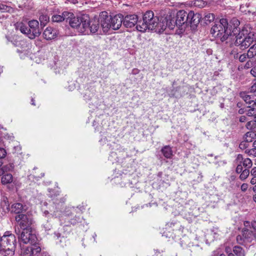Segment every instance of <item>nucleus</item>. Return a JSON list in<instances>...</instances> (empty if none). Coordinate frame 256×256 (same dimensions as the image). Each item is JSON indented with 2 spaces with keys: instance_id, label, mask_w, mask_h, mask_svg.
I'll list each match as a JSON object with an SVG mask.
<instances>
[{
  "instance_id": "obj_34",
  "label": "nucleus",
  "mask_w": 256,
  "mask_h": 256,
  "mask_svg": "<svg viewBox=\"0 0 256 256\" xmlns=\"http://www.w3.org/2000/svg\"><path fill=\"white\" fill-rule=\"evenodd\" d=\"M246 127L248 129H250L252 130H256V120L252 119L249 120V121L246 124Z\"/></svg>"
},
{
  "instance_id": "obj_41",
  "label": "nucleus",
  "mask_w": 256,
  "mask_h": 256,
  "mask_svg": "<svg viewBox=\"0 0 256 256\" xmlns=\"http://www.w3.org/2000/svg\"><path fill=\"white\" fill-rule=\"evenodd\" d=\"M246 152L250 156L254 157L256 156V148H254L250 150H246Z\"/></svg>"
},
{
  "instance_id": "obj_27",
  "label": "nucleus",
  "mask_w": 256,
  "mask_h": 256,
  "mask_svg": "<svg viewBox=\"0 0 256 256\" xmlns=\"http://www.w3.org/2000/svg\"><path fill=\"white\" fill-rule=\"evenodd\" d=\"M1 178V181L2 184H10L12 182V176L11 174H4Z\"/></svg>"
},
{
  "instance_id": "obj_23",
  "label": "nucleus",
  "mask_w": 256,
  "mask_h": 256,
  "mask_svg": "<svg viewBox=\"0 0 256 256\" xmlns=\"http://www.w3.org/2000/svg\"><path fill=\"white\" fill-rule=\"evenodd\" d=\"M246 115L248 118L256 119V110L255 108L252 106L251 108L250 106H248L246 108Z\"/></svg>"
},
{
  "instance_id": "obj_16",
  "label": "nucleus",
  "mask_w": 256,
  "mask_h": 256,
  "mask_svg": "<svg viewBox=\"0 0 256 256\" xmlns=\"http://www.w3.org/2000/svg\"><path fill=\"white\" fill-rule=\"evenodd\" d=\"M166 22L167 18H166L162 17L160 18H158V22L154 24L156 28H154L153 30L159 34L163 32L167 28Z\"/></svg>"
},
{
  "instance_id": "obj_12",
  "label": "nucleus",
  "mask_w": 256,
  "mask_h": 256,
  "mask_svg": "<svg viewBox=\"0 0 256 256\" xmlns=\"http://www.w3.org/2000/svg\"><path fill=\"white\" fill-rule=\"evenodd\" d=\"M98 20L104 32H108L112 28L111 16H108L106 12H102L101 13Z\"/></svg>"
},
{
  "instance_id": "obj_48",
  "label": "nucleus",
  "mask_w": 256,
  "mask_h": 256,
  "mask_svg": "<svg viewBox=\"0 0 256 256\" xmlns=\"http://www.w3.org/2000/svg\"><path fill=\"white\" fill-rule=\"evenodd\" d=\"M250 120V118H248L246 114L244 115V116H242L240 118V122H244L247 120Z\"/></svg>"
},
{
  "instance_id": "obj_17",
  "label": "nucleus",
  "mask_w": 256,
  "mask_h": 256,
  "mask_svg": "<svg viewBox=\"0 0 256 256\" xmlns=\"http://www.w3.org/2000/svg\"><path fill=\"white\" fill-rule=\"evenodd\" d=\"M88 26L86 29V32L84 34H88L89 32L90 33L94 34L98 32L100 28V22L98 20L94 19L92 20L89 18Z\"/></svg>"
},
{
  "instance_id": "obj_42",
  "label": "nucleus",
  "mask_w": 256,
  "mask_h": 256,
  "mask_svg": "<svg viewBox=\"0 0 256 256\" xmlns=\"http://www.w3.org/2000/svg\"><path fill=\"white\" fill-rule=\"evenodd\" d=\"M250 94H253L254 95L256 96V82H254L250 88ZM254 104H256V98Z\"/></svg>"
},
{
  "instance_id": "obj_30",
  "label": "nucleus",
  "mask_w": 256,
  "mask_h": 256,
  "mask_svg": "<svg viewBox=\"0 0 256 256\" xmlns=\"http://www.w3.org/2000/svg\"><path fill=\"white\" fill-rule=\"evenodd\" d=\"M254 43V44L250 48L248 51V58L250 59L256 56V42Z\"/></svg>"
},
{
  "instance_id": "obj_59",
  "label": "nucleus",
  "mask_w": 256,
  "mask_h": 256,
  "mask_svg": "<svg viewBox=\"0 0 256 256\" xmlns=\"http://www.w3.org/2000/svg\"><path fill=\"white\" fill-rule=\"evenodd\" d=\"M96 234H94V235L92 236V237L93 238H94V240L96 241Z\"/></svg>"
},
{
  "instance_id": "obj_25",
  "label": "nucleus",
  "mask_w": 256,
  "mask_h": 256,
  "mask_svg": "<svg viewBox=\"0 0 256 256\" xmlns=\"http://www.w3.org/2000/svg\"><path fill=\"white\" fill-rule=\"evenodd\" d=\"M14 168V165L13 164H8L2 166L0 168V176L4 174H8V172L12 171Z\"/></svg>"
},
{
  "instance_id": "obj_40",
  "label": "nucleus",
  "mask_w": 256,
  "mask_h": 256,
  "mask_svg": "<svg viewBox=\"0 0 256 256\" xmlns=\"http://www.w3.org/2000/svg\"><path fill=\"white\" fill-rule=\"evenodd\" d=\"M251 225L252 227V232L254 238V240L256 241V221H253L251 222Z\"/></svg>"
},
{
  "instance_id": "obj_44",
  "label": "nucleus",
  "mask_w": 256,
  "mask_h": 256,
  "mask_svg": "<svg viewBox=\"0 0 256 256\" xmlns=\"http://www.w3.org/2000/svg\"><path fill=\"white\" fill-rule=\"evenodd\" d=\"M10 7L7 6L6 4H0V10L2 12H8L9 11Z\"/></svg>"
},
{
  "instance_id": "obj_51",
  "label": "nucleus",
  "mask_w": 256,
  "mask_h": 256,
  "mask_svg": "<svg viewBox=\"0 0 256 256\" xmlns=\"http://www.w3.org/2000/svg\"><path fill=\"white\" fill-rule=\"evenodd\" d=\"M250 174L253 176H256V167H254L252 169Z\"/></svg>"
},
{
  "instance_id": "obj_7",
  "label": "nucleus",
  "mask_w": 256,
  "mask_h": 256,
  "mask_svg": "<svg viewBox=\"0 0 256 256\" xmlns=\"http://www.w3.org/2000/svg\"><path fill=\"white\" fill-rule=\"evenodd\" d=\"M235 163L237 165L236 171L240 174L242 172L243 168H250L252 166V162L249 158H244L241 154H238L235 160Z\"/></svg>"
},
{
  "instance_id": "obj_64",
  "label": "nucleus",
  "mask_w": 256,
  "mask_h": 256,
  "mask_svg": "<svg viewBox=\"0 0 256 256\" xmlns=\"http://www.w3.org/2000/svg\"><path fill=\"white\" fill-rule=\"evenodd\" d=\"M228 256H234L233 254L230 253L228 254Z\"/></svg>"
},
{
  "instance_id": "obj_33",
  "label": "nucleus",
  "mask_w": 256,
  "mask_h": 256,
  "mask_svg": "<svg viewBox=\"0 0 256 256\" xmlns=\"http://www.w3.org/2000/svg\"><path fill=\"white\" fill-rule=\"evenodd\" d=\"M233 252L237 256H244V250L242 248L239 246H235L234 248Z\"/></svg>"
},
{
  "instance_id": "obj_36",
  "label": "nucleus",
  "mask_w": 256,
  "mask_h": 256,
  "mask_svg": "<svg viewBox=\"0 0 256 256\" xmlns=\"http://www.w3.org/2000/svg\"><path fill=\"white\" fill-rule=\"evenodd\" d=\"M249 169L250 168H244V170H243V168L242 169V172H241L240 173V178L241 180H244L249 176V174H250Z\"/></svg>"
},
{
  "instance_id": "obj_10",
  "label": "nucleus",
  "mask_w": 256,
  "mask_h": 256,
  "mask_svg": "<svg viewBox=\"0 0 256 256\" xmlns=\"http://www.w3.org/2000/svg\"><path fill=\"white\" fill-rule=\"evenodd\" d=\"M254 240L252 230H249L248 228H243L242 234L238 235L236 236V241L240 244L247 242H252Z\"/></svg>"
},
{
  "instance_id": "obj_55",
  "label": "nucleus",
  "mask_w": 256,
  "mask_h": 256,
  "mask_svg": "<svg viewBox=\"0 0 256 256\" xmlns=\"http://www.w3.org/2000/svg\"><path fill=\"white\" fill-rule=\"evenodd\" d=\"M250 183L252 184H256V176H253L250 180Z\"/></svg>"
},
{
  "instance_id": "obj_18",
  "label": "nucleus",
  "mask_w": 256,
  "mask_h": 256,
  "mask_svg": "<svg viewBox=\"0 0 256 256\" xmlns=\"http://www.w3.org/2000/svg\"><path fill=\"white\" fill-rule=\"evenodd\" d=\"M123 24V15L118 14L111 17V27L114 30H118Z\"/></svg>"
},
{
  "instance_id": "obj_35",
  "label": "nucleus",
  "mask_w": 256,
  "mask_h": 256,
  "mask_svg": "<svg viewBox=\"0 0 256 256\" xmlns=\"http://www.w3.org/2000/svg\"><path fill=\"white\" fill-rule=\"evenodd\" d=\"M215 16L213 14H208L204 18L205 23L206 24H210L214 20Z\"/></svg>"
},
{
  "instance_id": "obj_11",
  "label": "nucleus",
  "mask_w": 256,
  "mask_h": 256,
  "mask_svg": "<svg viewBox=\"0 0 256 256\" xmlns=\"http://www.w3.org/2000/svg\"><path fill=\"white\" fill-rule=\"evenodd\" d=\"M30 32L28 34V38L34 39L38 36L41 34L40 29L39 28L38 21L35 20H30L28 22Z\"/></svg>"
},
{
  "instance_id": "obj_19",
  "label": "nucleus",
  "mask_w": 256,
  "mask_h": 256,
  "mask_svg": "<svg viewBox=\"0 0 256 256\" xmlns=\"http://www.w3.org/2000/svg\"><path fill=\"white\" fill-rule=\"evenodd\" d=\"M240 24V22L236 18H234L231 20L230 24L228 25V28L232 29V34L236 35L240 32V29L238 28Z\"/></svg>"
},
{
  "instance_id": "obj_22",
  "label": "nucleus",
  "mask_w": 256,
  "mask_h": 256,
  "mask_svg": "<svg viewBox=\"0 0 256 256\" xmlns=\"http://www.w3.org/2000/svg\"><path fill=\"white\" fill-rule=\"evenodd\" d=\"M254 96L253 94H249L246 92L240 93V96L246 104H250L252 102H254L252 105V106H254V102H256V98L254 99Z\"/></svg>"
},
{
  "instance_id": "obj_8",
  "label": "nucleus",
  "mask_w": 256,
  "mask_h": 256,
  "mask_svg": "<svg viewBox=\"0 0 256 256\" xmlns=\"http://www.w3.org/2000/svg\"><path fill=\"white\" fill-rule=\"evenodd\" d=\"M15 220L20 227L24 230L29 229L32 224V218L24 214L16 215L15 216Z\"/></svg>"
},
{
  "instance_id": "obj_43",
  "label": "nucleus",
  "mask_w": 256,
  "mask_h": 256,
  "mask_svg": "<svg viewBox=\"0 0 256 256\" xmlns=\"http://www.w3.org/2000/svg\"><path fill=\"white\" fill-rule=\"evenodd\" d=\"M80 216H76L74 218L71 219L70 220V222L71 224L74 225L78 223V222H80Z\"/></svg>"
},
{
  "instance_id": "obj_32",
  "label": "nucleus",
  "mask_w": 256,
  "mask_h": 256,
  "mask_svg": "<svg viewBox=\"0 0 256 256\" xmlns=\"http://www.w3.org/2000/svg\"><path fill=\"white\" fill-rule=\"evenodd\" d=\"M256 136V134L254 132H247L244 135V140L246 142H251Z\"/></svg>"
},
{
  "instance_id": "obj_46",
  "label": "nucleus",
  "mask_w": 256,
  "mask_h": 256,
  "mask_svg": "<svg viewBox=\"0 0 256 256\" xmlns=\"http://www.w3.org/2000/svg\"><path fill=\"white\" fill-rule=\"evenodd\" d=\"M248 142H246L245 140L244 142H242L240 143L239 145V147L240 149H245L247 147H248Z\"/></svg>"
},
{
  "instance_id": "obj_5",
  "label": "nucleus",
  "mask_w": 256,
  "mask_h": 256,
  "mask_svg": "<svg viewBox=\"0 0 256 256\" xmlns=\"http://www.w3.org/2000/svg\"><path fill=\"white\" fill-rule=\"evenodd\" d=\"M158 20V17L154 16L153 12L148 10L144 14L142 20H139L136 28L140 32H144L147 30H153L156 28L154 24L156 23Z\"/></svg>"
},
{
  "instance_id": "obj_50",
  "label": "nucleus",
  "mask_w": 256,
  "mask_h": 256,
  "mask_svg": "<svg viewBox=\"0 0 256 256\" xmlns=\"http://www.w3.org/2000/svg\"><path fill=\"white\" fill-rule=\"evenodd\" d=\"M244 225L245 228H252L251 223L248 221H246L244 222Z\"/></svg>"
},
{
  "instance_id": "obj_45",
  "label": "nucleus",
  "mask_w": 256,
  "mask_h": 256,
  "mask_svg": "<svg viewBox=\"0 0 256 256\" xmlns=\"http://www.w3.org/2000/svg\"><path fill=\"white\" fill-rule=\"evenodd\" d=\"M254 64V62L251 60H249L246 62V64H245L244 68L245 69H248L252 66Z\"/></svg>"
},
{
  "instance_id": "obj_39",
  "label": "nucleus",
  "mask_w": 256,
  "mask_h": 256,
  "mask_svg": "<svg viewBox=\"0 0 256 256\" xmlns=\"http://www.w3.org/2000/svg\"><path fill=\"white\" fill-rule=\"evenodd\" d=\"M32 250L30 247H28L23 250L22 254V256H33Z\"/></svg>"
},
{
  "instance_id": "obj_4",
  "label": "nucleus",
  "mask_w": 256,
  "mask_h": 256,
  "mask_svg": "<svg viewBox=\"0 0 256 256\" xmlns=\"http://www.w3.org/2000/svg\"><path fill=\"white\" fill-rule=\"evenodd\" d=\"M254 42H256V33L248 32V30H242L236 36L234 44L242 50L248 48Z\"/></svg>"
},
{
  "instance_id": "obj_53",
  "label": "nucleus",
  "mask_w": 256,
  "mask_h": 256,
  "mask_svg": "<svg viewBox=\"0 0 256 256\" xmlns=\"http://www.w3.org/2000/svg\"><path fill=\"white\" fill-rule=\"evenodd\" d=\"M84 98L85 100H90V94H88V92H86L84 95Z\"/></svg>"
},
{
  "instance_id": "obj_26",
  "label": "nucleus",
  "mask_w": 256,
  "mask_h": 256,
  "mask_svg": "<svg viewBox=\"0 0 256 256\" xmlns=\"http://www.w3.org/2000/svg\"><path fill=\"white\" fill-rule=\"evenodd\" d=\"M166 18H167V28L173 30L176 26L178 27V22L176 19L174 18H172L170 16H166Z\"/></svg>"
},
{
  "instance_id": "obj_52",
  "label": "nucleus",
  "mask_w": 256,
  "mask_h": 256,
  "mask_svg": "<svg viewBox=\"0 0 256 256\" xmlns=\"http://www.w3.org/2000/svg\"><path fill=\"white\" fill-rule=\"evenodd\" d=\"M246 108H240L239 110H238V113L240 114H246Z\"/></svg>"
},
{
  "instance_id": "obj_24",
  "label": "nucleus",
  "mask_w": 256,
  "mask_h": 256,
  "mask_svg": "<svg viewBox=\"0 0 256 256\" xmlns=\"http://www.w3.org/2000/svg\"><path fill=\"white\" fill-rule=\"evenodd\" d=\"M161 152L166 158H170L172 156V148L169 146H166L161 150Z\"/></svg>"
},
{
  "instance_id": "obj_14",
  "label": "nucleus",
  "mask_w": 256,
  "mask_h": 256,
  "mask_svg": "<svg viewBox=\"0 0 256 256\" xmlns=\"http://www.w3.org/2000/svg\"><path fill=\"white\" fill-rule=\"evenodd\" d=\"M138 16L136 14H127L125 16H123V25L128 28L134 27L138 23Z\"/></svg>"
},
{
  "instance_id": "obj_9",
  "label": "nucleus",
  "mask_w": 256,
  "mask_h": 256,
  "mask_svg": "<svg viewBox=\"0 0 256 256\" xmlns=\"http://www.w3.org/2000/svg\"><path fill=\"white\" fill-rule=\"evenodd\" d=\"M188 15L189 12H188L184 10H180L176 14V20L178 22V28L182 33L185 30L186 28Z\"/></svg>"
},
{
  "instance_id": "obj_1",
  "label": "nucleus",
  "mask_w": 256,
  "mask_h": 256,
  "mask_svg": "<svg viewBox=\"0 0 256 256\" xmlns=\"http://www.w3.org/2000/svg\"><path fill=\"white\" fill-rule=\"evenodd\" d=\"M210 34L213 37L220 39L222 42L226 40L232 35V29L228 28V20L222 18L215 22L211 28Z\"/></svg>"
},
{
  "instance_id": "obj_62",
  "label": "nucleus",
  "mask_w": 256,
  "mask_h": 256,
  "mask_svg": "<svg viewBox=\"0 0 256 256\" xmlns=\"http://www.w3.org/2000/svg\"><path fill=\"white\" fill-rule=\"evenodd\" d=\"M254 200L256 202V194H255L253 197Z\"/></svg>"
},
{
  "instance_id": "obj_49",
  "label": "nucleus",
  "mask_w": 256,
  "mask_h": 256,
  "mask_svg": "<svg viewBox=\"0 0 256 256\" xmlns=\"http://www.w3.org/2000/svg\"><path fill=\"white\" fill-rule=\"evenodd\" d=\"M248 188V184H243L241 186V190L243 192H245Z\"/></svg>"
},
{
  "instance_id": "obj_37",
  "label": "nucleus",
  "mask_w": 256,
  "mask_h": 256,
  "mask_svg": "<svg viewBox=\"0 0 256 256\" xmlns=\"http://www.w3.org/2000/svg\"><path fill=\"white\" fill-rule=\"evenodd\" d=\"M234 58L236 59H238L240 62H244L246 60L247 58H248V52L246 54L244 53L242 54H237L235 55Z\"/></svg>"
},
{
  "instance_id": "obj_21",
  "label": "nucleus",
  "mask_w": 256,
  "mask_h": 256,
  "mask_svg": "<svg viewBox=\"0 0 256 256\" xmlns=\"http://www.w3.org/2000/svg\"><path fill=\"white\" fill-rule=\"evenodd\" d=\"M43 36L44 38L47 40L54 39L56 36V30L52 27H48L44 30Z\"/></svg>"
},
{
  "instance_id": "obj_54",
  "label": "nucleus",
  "mask_w": 256,
  "mask_h": 256,
  "mask_svg": "<svg viewBox=\"0 0 256 256\" xmlns=\"http://www.w3.org/2000/svg\"><path fill=\"white\" fill-rule=\"evenodd\" d=\"M250 73L252 76L256 77V68H252L250 70Z\"/></svg>"
},
{
  "instance_id": "obj_2",
  "label": "nucleus",
  "mask_w": 256,
  "mask_h": 256,
  "mask_svg": "<svg viewBox=\"0 0 256 256\" xmlns=\"http://www.w3.org/2000/svg\"><path fill=\"white\" fill-rule=\"evenodd\" d=\"M16 244V238L10 232H6L0 237V252L4 256H12Z\"/></svg>"
},
{
  "instance_id": "obj_57",
  "label": "nucleus",
  "mask_w": 256,
  "mask_h": 256,
  "mask_svg": "<svg viewBox=\"0 0 256 256\" xmlns=\"http://www.w3.org/2000/svg\"><path fill=\"white\" fill-rule=\"evenodd\" d=\"M31 104L33 106H36V104L34 103V98H32L31 99Z\"/></svg>"
},
{
  "instance_id": "obj_13",
  "label": "nucleus",
  "mask_w": 256,
  "mask_h": 256,
  "mask_svg": "<svg viewBox=\"0 0 256 256\" xmlns=\"http://www.w3.org/2000/svg\"><path fill=\"white\" fill-rule=\"evenodd\" d=\"M19 239L24 244L30 243V244H34L36 242V236L29 231L28 229L22 230V232L19 237Z\"/></svg>"
},
{
  "instance_id": "obj_47",
  "label": "nucleus",
  "mask_w": 256,
  "mask_h": 256,
  "mask_svg": "<svg viewBox=\"0 0 256 256\" xmlns=\"http://www.w3.org/2000/svg\"><path fill=\"white\" fill-rule=\"evenodd\" d=\"M6 155V150L3 148H0V159H2Z\"/></svg>"
},
{
  "instance_id": "obj_6",
  "label": "nucleus",
  "mask_w": 256,
  "mask_h": 256,
  "mask_svg": "<svg viewBox=\"0 0 256 256\" xmlns=\"http://www.w3.org/2000/svg\"><path fill=\"white\" fill-rule=\"evenodd\" d=\"M2 206L4 210L6 211H10L11 212L18 214H20L24 212L27 210V206L20 202H15L10 206V204L7 198H4L2 202Z\"/></svg>"
},
{
  "instance_id": "obj_28",
  "label": "nucleus",
  "mask_w": 256,
  "mask_h": 256,
  "mask_svg": "<svg viewBox=\"0 0 256 256\" xmlns=\"http://www.w3.org/2000/svg\"><path fill=\"white\" fill-rule=\"evenodd\" d=\"M17 28L18 29L20 32L26 34L28 38V34L30 32L29 28L27 27L26 25H24L23 23H20L18 26Z\"/></svg>"
},
{
  "instance_id": "obj_61",
  "label": "nucleus",
  "mask_w": 256,
  "mask_h": 256,
  "mask_svg": "<svg viewBox=\"0 0 256 256\" xmlns=\"http://www.w3.org/2000/svg\"><path fill=\"white\" fill-rule=\"evenodd\" d=\"M2 166V162L1 159H0V168Z\"/></svg>"
},
{
  "instance_id": "obj_38",
  "label": "nucleus",
  "mask_w": 256,
  "mask_h": 256,
  "mask_svg": "<svg viewBox=\"0 0 256 256\" xmlns=\"http://www.w3.org/2000/svg\"><path fill=\"white\" fill-rule=\"evenodd\" d=\"M30 249L32 250V252L33 256H36L38 253L40 252L41 251V248L40 246H33L30 247Z\"/></svg>"
},
{
  "instance_id": "obj_29",
  "label": "nucleus",
  "mask_w": 256,
  "mask_h": 256,
  "mask_svg": "<svg viewBox=\"0 0 256 256\" xmlns=\"http://www.w3.org/2000/svg\"><path fill=\"white\" fill-rule=\"evenodd\" d=\"M66 11L62 13V15L56 14L52 16V21L54 22H61L64 20L66 21V16H65V13Z\"/></svg>"
},
{
  "instance_id": "obj_56",
  "label": "nucleus",
  "mask_w": 256,
  "mask_h": 256,
  "mask_svg": "<svg viewBox=\"0 0 256 256\" xmlns=\"http://www.w3.org/2000/svg\"><path fill=\"white\" fill-rule=\"evenodd\" d=\"M44 176V173H42L40 174V176H34V178H36V180H38L39 178H42Z\"/></svg>"
},
{
  "instance_id": "obj_15",
  "label": "nucleus",
  "mask_w": 256,
  "mask_h": 256,
  "mask_svg": "<svg viewBox=\"0 0 256 256\" xmlns=\"http://www.w3.org/2000/svg\"><path fill=\"white\" fill-rule=\"evenodd\" d=\"M201 16L198 13H194L193 11L189 12L188 18L186 22V27L188 26L194 28L199 24Z\"/></svg>"
},
{
  "instance_id": "obj_58",
  "label": "nucleus",
  "mask_w": 256,
  "mask_h": 256,
  "mask_svg": "<svg viewBox=\"0 0 256 256\" xmlns=\"http://www.w3.org/2000/svg\"><path fill=\"white\" fill-rule=\"evenodd\" d=\"M42 256H50V255L46 252H44L42 253Z\"/></svg>"
},
{
  "instance_id": "obj_31",
  "label": "nucleus",
  "mask_w": 256,
  "mask_h": 256,
  "mask_svg": "<svg viewBox=\"0 0 256 256\" xmlns=\"http://www.w3.org/2000/svg\"><path fill=\"white\" fill-rule=\"evenodd\" d=\"M50 18L47 14H41L39 18L40 24L42 27H44L49 22Z\"/></svg>"
},
{
  "instance_id": "obj_63",
  "label": "nucleus",
  "mask_w": 256,
  "mask_h": 256,
  "mask_svg": "<svg viewBox=\"0 0 256 256\" xmlns=\"http://www.w3.org/2000/svg\"><path fill=\"white\" fill-rule=\"evenodd\" d=\"M253 190L254 192H256V184L253 187Z\"/></svg>"
},
{
  "instance_id": "obj_20",
  "label": "nucleus",
  "mask_w": 256,
  "mask_h": 256,
  "mask_svg": "<svg viewBox=\"0 0 256 256\" xmlns=\"http://www.w3.org/2000/svg\"><path fill=\"white\" fill-rule=\"evenodd\" d=\"M6 38L8 42L11 43L13 46L16 47H19L22 46V43L24 42L20 40V37L16 34L12 36H6Z\"/></svg>"
},
{
  "instance_id": "obj_60",
  "label": "nucleus",
  "mask_w": 256,
  "mask_h": 256,
  "mask_svg": "<svg viewBox=\"0 0 256 256\" xmlns=\"http://www.w3.org/2000/svg\"><path fill=\"white\" fill-rule=\"evenodd\" d=\"M253 146L256 148V140L253 143Z\"/></svg>"
},
{
  "instance_id": "obj_3",
  "label": "nucleus",
  "mask_w": 256,
  "mask_h": 256,
  "mask_svg": "<svg viewBox=\"0 0 256 256\" xmlns=\"http://www.w3.org/2000/svg\"><path fill=\"white\" fill-rule=\"evenodd\" d=\"M66 22H68L70 26L74 28H76L80 33L86 32V29L88 26L89 16L88 15L84 14L79 16H76L70 12H66Z\"/></svg>"
}]
</instances>
